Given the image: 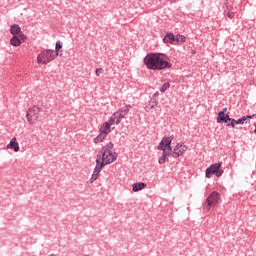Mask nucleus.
<instances>
[{
	"label": "nucleus",
	"mask_w": 256,
	"mask_h": 256,
	"mask_svg": "<svg viewBox=\"0 0 256 256\" xmlns=\"http://www.w3.org/2000/svg\"><path fill=\"white\" fill-rule=\"evenodd\" d=\"M101 73H103V69H101V68L96 69L97 77H99V75H101Z\"/></svg>",
	"instance_id": "a878e982"
},
{
	"label": "nucleus",
	"mask_w": 256,
	"mask_h": 256,
	"mask_svg": "<svg viewBox=\"0 0 256 256\" xmlns=\"http://www.w3.org/2000/svg\"><path fill=\"white\" fill-rule=\"evenodd\" d=\"M145 187H147V184L143 183V182H139V183H134L132 185V191L134 193H137V191H141L143 189H145Z\"/></svg>",
	"instance_id": "dca6fc26"
},
{
	"label": "nucleus",
	"mask_w": 256,
	"mask_h": 256,
	"mask_svg": "<svg viewBox=\"0 0 256 256\" xmlns=\"http://www.w3.org/2000/svg\"><path fill=\"white\" fill-rule=\"evenodd\" d=\"M157 107V103L155 101L149 102L148 106H146L145 110L146 111H151V109H155Z\"/></svg>",
	"instance_id": "5701e85b"
},
{
	"label": "nucleus",
	"mask_w": 256,
	"mask_h": 256,
	"mask_svg": "<svg viewBox=\"0 0 256 256\" xmlns=\"http://www.w3.org/2000/svg\"><path fill=\"white\" fill-rule=\"evenodd\" d=\"M107 135L99 132V135L94 139V143L97 145L98 143H103L105 141Z\"/></svg>",
	"instance_id": "aec40b11"
},
{
	"label": "nucleus",
	"mask_w": 256,
	"mask_h": 256,
	"mask_svg": "<svg viewBox=\"0 0 256 256\" xmlns=\"http://www.w3.org/2000/svg\"><path fill=\"white\" fill-rule=\"evenodd\" d=\"M164 43H170L171 45H175V35L169 33L167 34L164 39H163Z\"/></svg>",
	"instance_id": "f3484780"
},
{
	"label": "nucleus",
	"mask_w": 256,
	"mask_h": 256,
	"mask_svg": "<svg viewBox=\"0 0 256 256\" xmlns=\"http://www.w3.org/2000/svg\"><path fill=\"white\" fill-rule=\"evenodd\" d=\"M41 119V107L32 106L26 113V121L28 125H37Z\"/></svg>",
	"instance_id": "39448f33"
},
{
	"label": "nucleus",
	"mask_w": 256,
	"mask_h": 256,
	"mask_svg": "<svg viewBox=\"0 0 256 256\" xmlns=\"http://www.w3.org/2000/svg\"><path fill=\"white\" fill-rule=\"evenodd\" d=\"M25 41H27L26 35L12 36L10 45H12V47H21V43H25Z\"/></svg>",
	"instance_id": "1a4fd4ad"
},
{
	"label": "nucleus",
	"mask_w": 256,
	"mask_h": 256,
	"mask_svg": "<svg viewBox=\"0 0 256 256\" xmlns=\"http://www.w3.org/2000/svg\"><path fill=\"white\" fill-rule=\"evenodd\" d=\"M115 161H117V152H115L113 143L110 142L106 144L102 148L101 153L97 155L96 163L105 167V165H111V163H115Z\"/></svg>",
	"instance_id": "f03ea898"
},
{
	"label": "nucleus",
	"mask_w": 256,
	"mask_h": 256,
	"mask_svg": "<svg viewBox=\"0 0 256 256\" xmlns=\"http://www.w3.org/2000/svg\"><path fill=\"white\" fill-rule=\"evenodd\" d=\"M104 166H102L101 164L99 163H96V167L93 171V174L90 178V180L88 181V183L93 184L95 183V181H97V179H99V173H101V169H103Z\"/></svg>",
	"instance_id": "9b49d317"
},
{
	"label": "nucleus",
	"mask_w": 256,
	"mask_h": 256,
	"mask_svg": "<svg viewBox=\"0 0 256 256\" xmlns=\"http://www.w3.org/2000/svg\"><path fill=\"white\" fill-rule=\"evenodd\" d=\"M55 59H57V52L55 50L45 49L37 55L36 62L38 65H47L51 61H55Z\"/></svg>",
	"instance_id": "20e7f679"
},
{
	"label": "nucleus",
	"mask_w": 256,
	"mask_h": 256,
	"mask_svg": "<svg viewBox=\"0 0 256 256\" xmlns=\"http://www.w3.org/2000/svg\"><path fill=\"white\" fill-rule=\"evenodd\" d=\"M144 65L152 71H162L163 69H171L172 64L169 58L162 53H151L145 56Z\"/></svg>",
	"instance_id": "f257e3e1"
},
{
	"label": "nucleus",
	"mask_w": 256,
	"mask_h": 256,
	"mask_svg": "<svg viewBox=\"0 0 256 256\" xmlns=\"http://www.w3.org/2000/svg\"><path fill=\"white\" fill-rule=\"evenodd\" d=\"M230 121H231V123H230L231 127H235V125H243L245 123V121H247V117H243L238 120L231 119Z\"/></svg>",
	"instance_id": "a211bd4d"
},
{
	"label": "nucleus",
	"mask_w": 256,
	"mask_h": 256,
	"mask_svg": "<svg viewBox=\"0 0 256 256\" xmlns=\"http://www.w3.org/2000/svg\"><path fill=\"white\" fill-rule=\"evenodd\" d=\"M169 87H171V84L169 82H165L162 87L160 88V92L161 93H165V91H167V89H169Z\"/></svg>",
	"instance_id": "393cba45"
},
{
	"label": "nucleus",
	"mask_w": 256,
	"mask_h": 256,
	"mask_svg": "<svg viewBox=\"0 0 256 256\" xmlns=\"http://www.w3.org/2000/svg\"><path fill=\"white\" fill-rule=\"evenodd\" d=\"M123 119H125L124 114H121V112H116L112 115V117L110 118V120L115 124V125H119V123H121V121H123Z\"/></svg>",
	"instance_id": "2eb2a0df"
},
{
	"label": "nucleus",
	"mask_w": 256,
	"mask_h": 256,
	"mask_svg": "<svg viewBox=\"0 0 256 256\" xmlns=\"http://www.w3.org/2000/svg\"><path fill=\"white\" fill-rule=\"evenodd\" d=\"M253 117H255V115L247 116V119H253Z\"/></svg>",
	"instance_id": "bb28decb"
},
{
	"label": "nucleus",
	"mask_w": 256,
	"mask_h": 256,
	"mask_svg": "<svg viewBox=\"0 0 256 256\" xmlns=\"http://www.w3.org/2000/svg\"><path fill=\"white\" fill-rule=\"evenodd\" d=\"M115 125L111 119H109L108 121L104 122L100 129H99V133H102V135H108L111 132V126Z\"/></svg>",
	"instance_id": "9d476101"
},
{
	"label": "nucleus",
	"mask_w": 256,
	"mask_h": 256,
	"mask_svg": "<svg viewBox=\"0 0 256 256\" xmlns=\"http://www.w3.org/2000/svg\"><path fill=\"white\" fill-rule=\"evenodd\" d=\"M187 38L183 35H176L174 36V43H177L178 45H181V43H185Z\"/></svg>",
	"instance_id": "6ab92c4d"
},
{
	"label": "nucleus",
	"mask_w": 256,
	"mask_h": 256,
	"mask_svg": "<svg viewBox=\"0 0 256 256\" xmlns=\"http://www.w3.org/2000/svg\"><path fill=\"white\" fill-rule=\"evenodd\" d=\"M213 175H216V177H221V175H223V170H221V163L212 164L206 169L207 179H211Z\"/></svg>",
	"instance_id": "0eeeda50"
},
{
	"label": "nucleus",
	"mask_w": 256,
	"mask_h": 256,
	"mask_svg": "<svg viewBox=\"0 0 256 256\" xmlns=\"http://www.w3.org/2000/svg\"><path fill=\"white\" fill-rule=\"evenodd\" d=\"M6 149H13L15 153H19V142H17V138L13 137L9 144H7Z\"/></svg>",
	"instance_id": "4468645a"
},
{
	"label": "nucleus",
	"mask_w": 256,
	"mask_h": 256,
	"mask_svg": "<svg viewBox=\"0 0 256 256\" xmlns=\"http://www.w3.org/2000/svg\"><path fill=\"white\" fill-rule=\"evenodd\" d=\"M61 49H63V45L61 44V41H57L55 50H54L55 53H57V57H58V55H60V57H61V55H63V54H59V51H61Z\"/></svg>",
	"instance_id": "412c9836"
},
{
	"label": "nucleus",
	"mask_w": 256,
	"mask_h": 256,
	"mask_svg": "<svg viewBox=\"0 0 256 256\" xmlns=\"http://www.w3.org/2000/svg\"><path fill=\"white\" fill-rule=\"evenodd\" d=\"M227 112V108H224L223 111L219 112L218 117L216 118L217 123H229L231 118L229 115L225 114Z\"/></svg>",
	"instance_id": "f8f14e48"
},
{
	"label": "nucleus",
	"mask_w": 256,
	"mask_h": 256,
	"mask_svg": "<svg viewBox=\"0 0 256 256\" xmlns=\"http://www.w3.org/2000/svg\"><path fill=\"white\" fill-rule=\"evenodd\" d=\"M186 152L187 145H185V143L179 142L173 147L171 155L174 157V159H177V157H183Z\"/></svg>",
	"instance_id": "6e6552de"
},
{
	"label": "nucleus",
	"mask_w": 256,
	"mask_h": 256,
	"mask_svg": "<svg viewBox=\"0 0 256 256\" xmlns=\"http://www.w3.org/2000/svg\"><path fill=\"white\" fill-rule=\"evenodd\" d=\"M219 192H212L206 199L203 204L204 213H209L211 211V207H215L217 203H219Z\"/></svg>",
	"instance_id": "423d86ee"
},
{
	"label": "nucleus",
	"mask_w": 256,
	"mask_h": 256,
	"mask_svg": "<svg viewBox=\"0 0 256 256\" xmlns=\"http://www.w3.org/2000/svg\"><path fill=\"white\" fill-rule=\"evenodd\" d=\"M130 109H131V106L128 105V106L121 108L118 112L121 113L125 117V115H127V113H129Z\"/></svg>",
	"instance_id": "4be33fe9"
},
{
	"label": "nucleus",
	"mask_w": 256,
	"mask_h": 256,
	"mask_svg": "<svg viewBox=\"0 0 256 256\" xmlns=\"http://www.w3.org/2000/svg\"><path fill=\"white\" fill-rule=\"evenodd\" d=\"M173 142V137H163L161 142L159 143L157 149L158 151H162L161 156L158 158L159 165L165 164L167 161V157L171 155L173 148L171 147V143Z\"/></svg>",
	"instance_id": "7ed1b4c3"
},
{
	"label": "nucleus",
	"mask_w": 256,
	"mask_h": 256,
	"mask_svg": "<svg viewBox=\"0 0 256 256\" xmlns=\"http://www.w3.org/2000/svg\"><path fill=\"white\" fill-rule=\"evenodd\" d=\"M10 33L12 34V37H21L23 34V31H21V26L19 24H13L10 26Z\"/></svg>",
	"instance_id": "ddd939ff"
},
{
	"label": "nucleus",
	"mask_w": 256,
	"mask_h": 256,
	"mask_svg": "<svg viewBox=\"0 0 256 256\" xmlns=\"http://www.w3.org/2000/svg\"><path fill=\"white\" fill-rule=\"evenodd\" d=\"M227 17L228 19H233V17H235V8L228 9Z\"/></svg>",
	"instance_id": "b1692460"
}]
</instances>
